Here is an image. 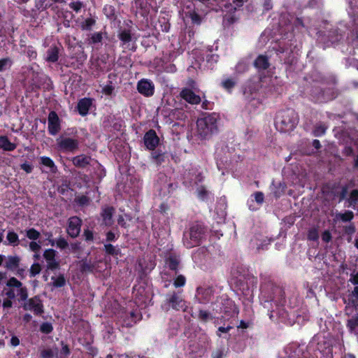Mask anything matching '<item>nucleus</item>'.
I'll return each mask as SVG.
<instances>
[{
    "label": "nucleus",
    "instance_id": "61",
    "mask_svg": "<svg viewBox=\"0 0 358 358\" xmlns=\"http://www.w3.org/2000/svg\"><path fill=\"white\" fill-rule=\"evenodd\" d=\"M12 299H6L3 300V307L4 308H10V307H12V305H13V302L11 301Z\"/></svg>",
    "mask_w": 358,
    "mask_h": 358
},
{
    "label": "nucleus",
    "instance_id": "23",
    "mask_svg": "<svg viewBox=\"0 0 358 358\" xmlns=\"http://www.w3.org/2000/svg\"><path fill=\"white\" fill-rule=\"evenodd\" d=\"M114 209L110 207H106L102 210V217L105 224L110 225L112 224V216Z\"/></svg>",
    "mask_w": 358,
    "mask_h": 358
},
{
    "label": "nucleus",
    "instance_id": "51",
    "mask_svg": "<svg viewBox=\"0 0 358 358\" xmlns=\"http://www.w3.org/2000/svg\"><path fill=\"white\" fill-rule=\"evenodd\" d=\"M102 40V35L101 33H95L91 37V42L92 43H100Z\"/></svg>",
    "mask_w": 358,
    "mask_h": 358
},
{
    "label": "nucleus",
    "instance_id": "17",
    "mask_svg": "<svg viewBox=\"0 0 358 358\" xmlns=\"http://www.w3.org/2000/svg\"><path fill=\"white\" fill-rule=\"evenodd\" d=\"M118 37H119L120 40L121 41L122 46L124 48L131 49L132 48L131 46V36L129 31H127V30L121 31L118 34Z\"/></svg>",
    "mask_w": 358,
    "mask_h": 358
},
{
    "label": "nucleus",
    "instance_id": "11",
    "mask_svg": "<svg viewBox=\"0 0 358 358\" xmlns=\"http://www.w3.org/2000/svg\"><path fill=\"white\" fill-rule=\"evenodd\" d=\"M23 308L26 310H30L35 314H41L43 312V305L41 300L37 298H31L24 303Z\"/></svg>",
    "mask_w": 358,
    "mask_h": 358
},
{
    "label": "nucleus",
    "instance_id": "41",
    "mask_svg": "<svg viewBox=\"0 0 358 358\" xmlns=\"http://www.w3.org/2000/svg\"><path fill=\"white\" fill-rule=\"evenodd\" d=\"M41 248V243L36 242V241H31L29 244V248L34 252H39Z\"/></svg>",
    "mask_w": 358,
    "mask_h": 358
},
{
    "label": "nucleus",
    "instance_id": "47",
    "mask_svg": "<svg viewBox=\"0 0 358 358\" xmlns=\"http://www.w3.org/2000/svg\"><path fill=\"white\" fill-rule=\"evenodd\" d=\"M235 85V81L232 79H226L222 82V86L227 90H230Z\"/></svg>",
    "mask_w": 358,
    "mask_h": 358
},
{
    "label": "nucleus",
    "instance_id": "28",
    "mask_svg": "<svg viewBox=\"0 0 358 358\" xmlns=\"http://www.w3.org/2000/svg\"><path fill=\"white\" fill-rule=\"evenodd\" d=\"M348 327L350 331L355 334H358V317H352L348 322Z\"/></svg>",
    "mask_w": 358,
    "mask_h": 358
},
{
    "label": "nucleus",
    "instance_id": "19",
    "mask_svg": "<svg viewBox=\"0 0 358 358\" xmlns=\"http://www.w3.org/2000/svg\"><path fill=\"white\" fill-rule=\"evenodd\" d=\"M213 291L210 288L198 290V299L201 303H206L211 301Z\"/></svg>",
    "mask_w": 358,
    "mask_h": 358
},
{
    "label": "nucleus",
    "instance_id": "6",
    "mask_svg": "<svg viewBox=\"0 0 358 358\" xmlns=\"http://www.w3.org/2000/svg\"><path fill=\"white\" fill-rule=\"evenodd\" d=\"M317 41L320 43L322 44V48L324 49L331 45L335 44L341 38V35L337 32V30H329L327 33L322 30L317 32Z\"/></svg>",
    "mask_w": 358,
    "mask_h": 358
},
{
    "label": "nucleus",
    "instance_id": "40",
    "mask_svg": "<svg viewBox=\"0 0 358 358\" xmlns=\"http://www.w3.org/2000/svg\"><path fill=\"white\" fill-rule=\"evenodd\" d=\"M11 61L8 58H3L0 60V71H4L11 66Z\"/></svg>",
    "mask_w": 358,
    "mask_h": 358
},
{
    "label": "nucleus",
    "instance_id": "52",
    "mask_svg": "<svg viewBox=\"0 0 358 358\" xmlns=\"http://www.w3.org/2000/svg\"><path fill=\"white\" fill-rule=\"evenodd\" d=\"M347 66H354L358 70V60H357L355 58L348 59L346 60V64Z\"/></svg>",
    "mask_w": 358,
    "mask_h": 358
},
{
    "label": "nucleus",
    "instance_id": "1",
    "mask_svg": "<svg viewBox=\"0 0 358 358\" xmlns=\"http://www.w3.org/2000/svg\"><path fill=\"white\" fill-rule=\"evenodd\" d=\"M266 77L261 78H255L252 80L248 82L244 87L243 94L248 99H257L258 101H262L266 94V90L268 87L270 88V84H273V79L270 78L269 81L267 80Z\"/></svg>",
    "mask_w": 358,
    "mask_h": 358
},
{
    "label": "nucleus",
    "instance_id": "30",
    "mask_svg": "<svg viewBox=\"0 0 358 358\" xmlns=\"http://www.w3.org/2000/svg\"><path fill=\"white\" fill-rule=\"evenodd\" d=\"M20 262V259L17 257H9L6 262V268L8 269H15L17 267Z\"/></svg>",
    "mask_w": 358,
    "mask_h": 358
},
{
    "label": "nucleus",
    "instance_id": "56",
    "mask_svg": "<svg viewBox=\"0 0 358 358\" xmlns=\"http://www.w3.org/2000/svg\"><path fill=\"white\" fill-rule=\"evenodd\" d=\"M53 352L51 350H44L41 352V356L43 358H51L53 356Z\"/></svg>",
    "mask_w": 358,
    "mask_h": 358
},
{
    "label": "nucleus",
    "instance_id": "59",
    "mask_svg": "<svg viewBox=\"0 0 358 358\" xmlns=\"http://www.w3.org/2000/svg\"><path fill=\"white\" fill-rule=\"evenodd\" d=\"M246 1L247 0H233L234 5L232 6L234 9L236 10L237 8L242 6Z\"/></svg>",
    "mask_w": 358,
    "mask_h": 358
},
{
    "label": "nucleus",
    "instance_id": "12",
    "mask_svg": "<svg viewBox=\"0 0 358 358\" xmlns=\"http://www.w3.org/2000/svg\"><path fill=\"white\" fill-rule=\"evenodd\" d=\"M81 220L78 217H72L69 220L67 232L71 237H76L80 232Z\"/></svg>",
    "mask_w": 358,
    "mask_h": 358
},
{
    "label": "nucleus",
    "instance_id": "44",
    "mask_svg": "<svg viewBox=\"0 0 358 358\" xmlns=\"http://www.w3.org/2000/svg\"><path fill=\"white\" fill-rule=\"evenodd\" d=\"M185 284V278L182 275H178L174 281V286L176 287H182Z\"/></svg>",
    "mask_w": 358,
    "mask_h": 358
},
{
    "label": "nucleus",
    "instance_id": "31",
    "mask_svg": "<svg viewBox=\"0 0 358 358\" xmlns=\"http://www.w3.org/2000/svg\"><path fill=\"white\" fill-rule=\"evenodd\" d=\"M178 263V259L176 257L172 255H171L166 262V264L171 270H176Z\"/></svg>",
    "mask_w": 358,
    "mask_h": 358
},
{
    "label": "nucleus",
    "instance_id": "55",
    "mask_svg": "<svg viewBox=\"0 0 358 358\" xmlns=\"http://www.w3.org/2000/svg\"><path fill=\"white\" fill-rule=\"evenodd\" d=\"M322 239L323 241H324L326 243L329 242L331 239V235L330 232L328 231H324L322 235Z\"/></svg>",
    "mask_w": 358,
    "mask_h": 358
},
{
    "label": "nucleus",
    "instance_id": "14",
    "mask_svg": "<svg viewBox=\"0 0 358 358\" xmlns=\"http://www.w3.org/2000/svg\"><path fill=\"white\" fill-rule=\"evenodd\" d=\"M144 143L148 149L154 150L159 143V138L153 130H150L144 136Z\"/></svg>",
    "mask_w": 358,
    "mask_h": 358
},
{
    "label": "nucleus",
    "instance_id": "45",
    "mask_svg": "<svg viewBox=\"0 0 358 358\" xmlns=\"http://www.w3.org/2000/svg\"><path fill=\"white\" fill-rule=\"evenodd\" d=\"M319 235L318 231L316 229H312L308 231V238L310 241H317Z\"/></svg>",
    "mask_w": 358,
    "mask_h": 358
},
{
    "label": "nucleus",
    "instance_id": "15",
    "mask_svg": "<svg viewBox=\"0 0 358 358\" xmlns=\"http://www.w3.org/2000/svg\"><path fill=\"white\" fill-rule=\"evenodd\" d=\"M180 96L186 101L192 104H197L201 101V98L196 95L192 90L185 88L180 92Z\"/></svg>",
    "mask_w": 358,
    "mask_h": 358
},
{
    "label": "nucleus",
    "instance_id": "35",
    "mask_svg": "<svg viewBox=\"0 0 358 358\" xmlns=\"http://www.w3.org/2000/svg\"><path fill=\"white\" fill-rule=\"evenodd\" d=\"M6 239L12 245H16L18 243V236L13 231H8Z\"/></svg>",
    "mask_w": 358,
    "mask_h": 358
},
{
    "label": "nucleus",
    "instance_id": "48",
    "mask_svg": "<svg viewBox=\"0 0 358 358\" xmlns=\"http://www.w3.org/2000/svg\"><path fill=\"white\" fill-rule=\"evenodd\" d=\"M334 97H335L334 94H328L327 92L326 93L325 92H323L321 95V97H318L317 100L319 101H326L332 99Z\"/></svg>",
    "mask_w": 358,
    "mask_h": 358
},
{
    "label": "nucleus",
    "instance_id": "49",
    "mask_svg": "<svg viewBox=\"0 0 358 358\" xmlns=\"http://www.w3.org/2000/svg\"><path fill=\"white\" fill-rule=\"evenodd\" d=\"M113 90L114 87L112 85L111 83L103 86L102 88V92L106 95H110L113 93Z\"/></svg>",
    "mask_w": 358,
    "mask_h": 358
},
{
    "label": "nucleus",
    "instance_id": "63",
    "mask_svg": "<svg viewBox=\"0 0 358 358\" xmlns=\"http://www.w3.org/2000/svg\"><path fill=\"white\" fill-rule=\"evenodd\" d=\"M84 236L86 241H92L93 240V234L90 230H85L84 232Z\"/></svg>",
    "mask_w": 358,
    "mask_h": 358
},
{
    "label": "nucleus",
    "instance_id": "33",
    "mask_svg": "<svg viewBox=\"0 0 358 358\" xmlns=\"http://www.w3.org/2000/svg\"><path fill=\"white\" fill-rule=\"evenodd\" d=\"M26 236L33 241H36L40 237V232L34 229H29L26 231Z\"/></svg>",
    "mask_w": 358,
    "mask_h": 358
},
{
    "label": "nucleus",
    "instance_id": "13",
    "mask_svg": "<svg viewBox=\"0 0 358 358\" xmlns=\"http://www.w3.org/2000/svg\"><path fill=\"white\" fill-rule=\"evenodd\" d=\"M60 130L59 119L57 113L52 111L48 115V131L51 135L57 134Z\"/></svg>",
    "mask_w": 358,
    "mask_h": 358
},
{
    "label": "nucleus",
    "instance_id": "4",
    "mask_svg": "<svg viewBox=\"0 0 358 358\" xmlns=\"http://www.w3.org/2000/svg\"><path fill=\"white\" fill-rule=\"evenodd\" d=\"M6 285L10 287V289L5 291L7 299H13L17 294L22 301L27 299L28 296L27 288L22 287V283L15 278L13 277L7 280Z\"/></svg>",
    "mask_w": 358,
    "mask_h": 358
},
{
    "label": "nucleus",
    "instance_id": "10",
    "mask_svg": "<svg viewBox=\"0 0 358 358\" xmlns=\"http://www.w3.org/2000/svg\"><path fill=\"white\" fill-rule=\"evenodd\" d=\"M56 251L53 249H46L43 252V257L46 262L48 269L54 270L58 268L59 263L55 259Z\"/></svg>",
    "mask_w": 358,
    "mask_h": 358
},
{
    "label": "nucleus",
    "instance_id": "7",
    "mask_svg": "<svg viewBox=\"0 0 358 358\" xmlns=\"http://www.w3.org/2000/svg\"><path fill=\"white\" fill-rule=\"evenodd\" d=\"M162 307L165 310L168 311L170 308L176 310H185L186 306L185 301L180 296L173 294L166 299Z\"/></svg>",
    "mask_w": 358,
    "mask_h": 358
},
{
    "label": "nucleus",
    "instance_id": "20",
    "mask_svg": "<svg viewBox=\"0 0 358 358\" xmlns=\"http://www.w3.org/2000/svg\"><path fill=\"white\" fill-rule=\"evenodd\" d=\"M269 66L267 57L265 55H259L255 61V66L259 71L266 70Z\"/></svg>",
    "mask_w": 358,
    "mask_h": 358
},
{
    "label": "nucleus",
    "instance_id": "39",
    "mask_svg": "<svg viewBox=\"0 0 358 358\" xmlns=\"http://www.w3.org/2000/svg\"><path fill=\"white\" fill-rule=\"evenodd\" d=\"M349 202L351 206L355 205L358 203V190L354 189L351 192Z\"/></svg>",
    "mask_w": 358,
    "mask_h": 358
},
{
    "label": "nucleus",
    "instance_id": "53",
    "mask_svg": "<svg viewBox=\"0 0 358 358\" xmlns=\"http://www.w3.org/2000/svg\"><path fill=\"white\" fill-rule=\"evenodd\" d=\"M199 316L203 321H206L210 318V314L206 310H200Z\"/></svg>",
    "mask_w": 358,
    "mask_h": 358
},
{
    "label": "nucleus",
    "instance_id": "32",
    "mask_svg": "<svg viewBox=\"0 0 358 358\" xmlns=\"http://www.w3.org/2000/svg\"><path fill=\"white\" fill-rule=\"evenodd\" d=\"M348 40L354 47L358 48V27L351 32Z\"/></svg>",
    "mask_w": 358,
    "mask_h": 358
},
{
    "label": "nucleus",
    "instance_id": "58",
    "mask_svg": "<svg viewBox=\"0 0 358 358\" xmlns=\"http://www.w3.org/2000/svg\"><path fill=\"white\" fill-rule=\"evenodd\" d=\"M21 168L22 170H24L26 173H31L33 169V166L28 164V163H24L21 165Z\"/></svg>",
    "mask_w": 358,
    "mask_h": 358
},
{
    "label": "nucleus",
    "instance_id": "50",
    "mask_svg": "<svg viewBox=\"0 0 358 358\" xmlns=\"http://www.w3.org/2000/svg\"><path fill=\"white\" fill-rule=\"evenodd\" d=\"M69 6L71 8H72L73 10L78 13L80 10L81 8L83 7V3L80 1L71 2L69 4Z\"/></svg>",
    "mask_w": 358,
    "mask_h": 358
},
{
    "label": "nucleus",
    "instance_id": "24",
    "mask_svg": "<svg viewBox=\"0 0 358 358\" xmlns=\"http://www.w3.org/2000/svg\"><path fill=\"white\" fill-rule=\"evenodd\" d=\"M348 13L351 17H358V0H349Z\"/></svg>",
    "mask_w": 358,
    "mask_h": 358
},
{
    "label": "nucleus",
    "instance_id": "22",
    "mask_svg": "<svg viewBox=\"0 0 358 358\" xmlns=\"http://www.w3.org/2000/svg\"><path fill=\"white\" fill-rule=\"evenodd\" d=\"M59 57V49L56 46L51 47L47 52L46 60L49 62H55Z\"/></svg>",
    "mask_w": 358,
    "mask_h": 358
},
{
    "label": "nucleus",
    "instance_id": "37",
    "mask_svg": "<svg viewBox=\"0 0 358 358\" xmlns=\"http://www.w3.org/2000/svg\"><path fill=\"white\" fill-rule=\"evenodd\" d=\"M41 271V266L39 263H34L29 270L31 277H34L38 275Z\"/></svg>",
    "mask_w": 358,
    "mask_h": 358
},
{
    "label": "nucleus",
    "instance_id": "43",
    "mask_svg": "<svg viewBox=\"0 0 358 358\" xmlns=\"http://www.w3.org/2000/svg\"><path fill=\"white\" fill-rule=\"evenodd\" d=\"M252 196L254 197V199L255 201L259 204V205H261L264 202V194L261 192H257L255 193H254V194L252 195Z\"/></svg>",
    "mask_w": 358,
    "mask_h": 358
},
{
    "label": "nucleus",
    "instance_id": "25",
    "mask_svg": "<svg viewBox=\"0 0 358 358\" xmlns=\"http://www.w3.org/2000/svg\"><path fill=\"white\" fill-rule=\"evenodd\" d=\"M41 163L47 167L48 170L52 173H55L57 171V167L54 163V162L48 157H41L40 158Z\"/></svg>",
    "mask_w": 358,
    "mask_h": 358
},
{
    "label": "nucleus",
    "instance_id": "2",
    "mask_svg": "<svg viewBox=\"0 0 358 358\" xmlns=\"http://www.w3.org/2000/svg\"><path fill=\"white\" fill-rule=\"evenodd\" d=\"M219 115L210 113L199 118L196 122V134L201 139L209 138L217 131Z\"/></svg>",
    "mask_w": 358,
    "mask_h": 358
},
{
    "label": "nucleus",
    "instance_id": "64",
    "mask_svg": "<svg viewBox=\"0 0 358 358\" xmlns=\"http://www.w3.org/2000/svg\"><path fill=\"white\" fill-rule=\"evenodd\" d=\"M10 344L14 347L17 346L20 344L19 338L16 336H13L10 339Z\"/></svg>",
    "mask_w": 358,
    "mask_h": 358
},
{
    "label": "nucleus",
    "instance_id": "27",
    "mask_svg": "<svg viewBox=\"0 0 358 358\" xmlns=\"http://www.w3.org/2000/svg\"><path fill=\"white\" fill-rule=\"evenodd\" d=\"M354 217V213L352 211L347 210L344 213H337L335 216L336 220L343 222H349Z\"/></svg>",
    "mask_w": 358,
    "mask_h": 358
},
{
    "label": "nucleus",
    "instance_id": "16",
    "mask_svg": "<svg viewBox=\"0 0 358 358\" xmlns=\"http://www.w3.org/2000/svg\"><path fill=\"white\" fill-rule=\"evenodd\" d=\"M91 106L92 100L90 99H82L79 101L77 106L79 113L83 116L86 115Z\"/></svg>",
    "mask_w": 358,
    "mask_h": 358
},
{
    "label": "nucleus",
    "instance_id": "21",
    "mask_svg": "<svg viewBox=\"0 0 358 358\" xmlns=\"http://www.w3.org/2000/svg\"><path fill=\"white\" fill-rule=\"evenodd\" d=\"M0 148L6 151H12L16 148V145L11 143L6 136H0Z\"/></svg>",
    "mask_w": 358,
    "mask_h": 358
},
{
    "label": "nucleus",
    "instance_id": "46",
    "mask_svg": "<svg viewBox=\"0 0 358 358\" xmlns=\"http://www.w3.org/2000/svg\"><path fill=\"white\" fill-rule=\"evenodd\" d=\"M55 245L60 249H64L67 247L68 243L64 238H59L55 240Z\"/></svg>",
    "mask_w": 358,
    "mask_h": 358
},
{
    "label": "nucleus",
    "instance_id": "8",
    "mask_svg": "<svg viewBox=\"0 0 358 358\" xmlns=\"http://www.w3.org/2000/svg\"><path fill=\"white\" fill-rule=\"evenodd\" d=\"M57 148L64 152H73L78 147V141L71 138L59 137L57 139Z\"/></svg>",
    "mask_w": 358,
    "mask_h": 358
},
{
    "label": "nucleus",
    "instance_id": "60",
    "mask_svg": "<svg viewBox=\"0 0 358 358\" xmlns=\"http://www.w3.org/2000/svg\"><path fill=\"white\" fill-rule=\"evenodd\" d=\"M105 249L108 254H114L115 252V247L110 244L105 245Z\"/></svg>",
    "mask_w": 358,
    "mask_h": 358
},
{
    "label": "nucleus",
    "instance_id": "3",
    "mask_svg": "<svg viewBox=\"0 0 358 358\" xmlns=\"http://www.w3.org/2000/svg\"><path fill=\"white\" fill-rule=\"evenodd\" d=\"M298 123V117L294 110L287 109L280 111L275 117V127L280 132L292 131Z\"/></svg>",
    "mask_w": 358,
    "mask_h": 358
},
{
    "label": "nucleus",
    "instance_id": "18",
    "mask_svg": "<svg viewBox=\"0 0 358 358\" xmlns=\"http://www.w3.org/2000/svg\"><path fill=\"white\" fill-rule=\"evenodd\" d=\"M91 161L92 159L90 157L84 155L76 156L72 159L73 164L76 166L80 168L85 167L87 165L90 164Z\"/></svg>",
    "mask_w": 358,
    "mask_h": 358
},
{
    "label": "nucleus",
    "instance_id": "34",
    "mask_svg": "<svg viewBox=\"0 0 358 358\" xmlns=\"http://www.w3.org/2000/svg\"><path fill=\"white\" fill-rule=\"evenodd\" d=\"M95 24V20L93 18L85 19L80 24L83 30H90L92 26Z\"/></svg>",
    "mask_w": 358,
    "mask_h": 358
},
{
    "label": "nucleus",
    "instance_id": "54",
    "mask_svg": "<svg viewBox=\"0 0 358 358\" xmlns=\"http://www.w3.org/2000/svg\"><path fill=\"white\" fill-rule=\"evenodd\" d=\"M316 341H318V346H317V350H320V352H323L324 351V348L321 345V336H315L313 339V343H315Z\"/></svg>",
    "mask_w": 358,
    "mask_h": 358
},
{
    "label": "nucleus",
    "instance_id": "42",
    "mask_svg": "<svg viewBox=\"0 0 358 358\" xmlns=\"http://www.w3.org/2000/svg\"><path fill=\"white\" fill-rule=\"evenodd\" d=\"M41 331L45 334H49L52 331V324L49 322H44L41 325Z\"/></svg>",
    "mask_w": 358,
    "mask_h": 358
},
{
    "label": "nucleus",
    "instance_id": "5",
    "mask_svg": "<svg viewBox=\"0 0 358 358\" xmlns=\"http://www.w3.org/2000/svg\"><path fill=\"white\" fill-rule=\"evenodd\" d=\"M203 234V229L199 225L192 226L189 231L184 235V245L189 248L197 245L200 243Z\"/></svg>",
    "mask_w": 358,
    "mask_h": 358
},
{
    "label": "nucleus",
    "instance_id": "9",
    "mask_svg": "<svg viewBox=\"0 0 358 358\" xmlns=\"http://www.w3.org/2000/svg\"><path fill=\"white\" fill-rule=\"evenodd\" d=\"M138 92L142 95L149 97L154 94V83L148 79H141L137 84Z\"/></svg>",
    "mask_w": 358,
    "mask_h": 358
},
{
    "label": "nucleus",
    "instance_id": "62",
    "mask_svg": "<svg viewBox=\"0 0 358 358\" xmlns=\"http://www.w3.org/2000/svg\"><path fill=\"white\" fill-rule=\"evenodd\" d=\"M207 194H208V192L203 187L198 189V196L201 199H204L205 195Z\"/></svg>",
    "mask_w": 358,
    "mask_h": 358
},
{
    "label": "nucleus",
    "instance_id": "26",
    "mask_svg": "<svg viewBox=\"0 0 358 358\" xmlns=\"http://www.w3.org/2000/svg\"><path fill=\"white\" fill-rule=\"evenodd\" d=\"M187 177L189 178L191 183L194 182L195 184L202 181L203 178V172L199 171L198 169L194 171L193 172H189Z\"/></svg>",
    "mask_w": 358,
    "mask_h": 358
},
{
    "label": "nucleus",
    "instance_id": "57",
    "mask_svg": "<svg viewBox=\"0 0 358 358\" xmlns=\"http://www.w3.org/2000/svg\"><path fill=\"white\" fill-rule=\"evenodd\" d=\"M326 128L324 126H319L315 129L314 133L315 136H320L324 134Z\"/></svg>",
    "mask_w": 358,
    "mask_h": 358
},
{
    "label": "nucleus",
    "instance_id": "29",
    "mask_svg": "<svg viewBox=\"0 0 358 358\" xmlns=\"http://www.w3.org/2000/svg\"><path fill=\"white\" fill-rule=\"evenodd\" d=\"M52 285L55 287H61L65 285L66 280L62 275L52 277Z\"/></svg>",
    "mask_w": 358,
    "mask_h": 358
},
{
    "label": "nucleus",
    "instance_id": "38",
    "mask_svg": "<svg viewBox=\"0 0 358 358\" xmlns=\"http://www.w3.org/2000/svg\"><path fill=\"white\" fill-rule=\"evenodd\" d=\"M350 280L354 284V285H358V273L354 274V275H352L351 277H350ZM352 294L354 296H355L356 298L358 299V286L355 287L353 292H352Z\"/></svg>",
    "mask_w": 358,
    "mask_h": 358
},
{
    "label": "nucleus",
    "instance_id": "36",
    "mask_svg": "<svg viewBox=\"0 0 358 358\" xmlns=\"http://www.w3.org/2000/svg\"><path fill=\"white\" fill-rule=\"evenodd\" d=\"M81 269L83 271L85 272H93L94 271H96V268L95 267V265L93 264H91L90 262H84L81 265Z\"/></svg>",
    "mask_w": 358,
    "mask_h": 358
}]
</instances>
